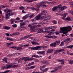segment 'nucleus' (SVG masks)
Segmentation results:
<instances>
[{
	"label": "nucleus",
	"mask_w": 73,
	"mask_h": 73,
	"mask_svg": "<svg viewBox=\"0 0 73 73\" xmlns=\"http://www.w3.org/2000/svg\"><path fill=\"white\" fill-rule=\"evenodd\" d=\"M31 36H32V34H31L29 35H27L22 38L19 40H25V39H26V38L31 37Z\"/></svg>",
	"instance_id": "nucleus-11"
},
{
	"label": "nucleus",
	"mask_w": 73,
	"mask_h": 73,
	"mask_svg": "<svg viewBox=\"0 0 73 73\" xmlns=\"http://www.w3.org/2000/svg\"><path fill=\"white\" fill-rule=\"evenodd\" d=\"M12 26L13 27V28H16V27H17V25L15 24L12 25Z\"/></svg>",
	"instance_id": "nucleus-36"
},
{
	"label": "nucleus",
	"mask_w": 73,
	"mask_h": 73,
	"mask_svg": "<svg viewBox=\"0 0 73 73\" xmlns=\"http://www.w3.org/2000/svg\"><path fill=\"white\" fill-rule=\"evenodd\" d=\"M29 44H26L23 45V46L24 48H26L27 46H29Z\"/></svg>",
	"instance_id": "nucleus-41"
},
{
	"label": "nucleus",
	"mask_w": 73,
	"mask_h": 73,
	"mask_svg": "<svg viewBox=\"0 0 73 73\" xmlns=\"http://www.w3.org/2000/svg\"><path fill=\"white\" fill-rule=\"evenodd\" d=\"M10 48L13 49H17V50H22V48L21 47H17L16 46H12L10 47Z\"/></svg>",
	"instance_id": "nucleus-8"
},
{
	"label": "nucleus",
	"mask_w": 73,
	"mask_h": 73,
	"mask_svg": "<svg viewBox=\"0 0 73 73\" xmlns=\"http://www.w3.org/2000/svg\"><path fill=\"white\" fill-rule=\"evenodd\" d=\"M35 67L36 66H31V69H33V68H35Z\"/></svg>",
	"instance_id": "nucleus-61"
},
{
	"label": "nucleus",
	"mask_w": 73,
	"mask_h": 73,
	"mask_svg": "<svg viewBox=\"0 0 73 73\" xmlns=\"http://www.w3.org/2000/svg\"><path fill=\"white\" fill-rule=\"evenodd\" d=\"M48 70V68H46L44 70H42V71L44 72H46V71H47Z\"/></svg>",
	"instance_id": "nucleus-49"
},
{
	"label": "nucleus",
	"mask_w": 73,
	"mask_h": 73,
	"mask_svg": "<svg viewBox=\"0 0 73 73\" xmlns=\"http://www.w3.org/2000/svg\"><path fill=\"white\" fill-rule=\"evenodd\" d=\"M4 11L5 12H6L7 14L5 15V20H8L9 19V17L8 16V15L10 16H12L15 15L14 13L12 12V10H9V9H4Z\"/></svg>",
	"instance_id": "nucleus-1"
},
{
	"label": "nucleus",
	"mask_w": 73,
	"mask_h": 73,
	"mask_svg": "<svg viewBox=\"0 0 73 73\" xmlns=\"http://www.w3.org/2000/svg\"><path fill=\"white\" fill-rule=\"evenodd\" d=\"M65 51V50L63 49H60L59 50H56V51H55L54 53V54H56L57 53H58V52H64Z\"/></svg>",
	"instance_id": "nucleus-10"
},
{
	"label": "nucleus",
	"mask_w": 73,
	"mask_h": 73,
	"mask_svg": "<svg viewBox=\"0 0 73 73\" xmlns=\"http://www.w3.org/2000/svg\"><path fill=\"white\" fill-rule=\"evenodd\" d=\"M37 53L39 54H41V51L38 52H37Z\"/></svg>",
	"instance_id": "nucleus-57"
},
{
	"label": "nucleus",
	"mask_w": 73,
	"mask_h": 73,
	"mask_svg": "<svg viewBox=\"0 0 73 73\" xmlns=\"http://www.w3.org/2000/svg\"><path fill=\"white\" fill-rule=\"evenodd\" d=\"M38 26L39 27H41V25H42V22H40L39 23H38Z\"/></svg>",
	"instance_id": "nucleus-30"
},
{
	"label": "nucleus",
	"mask_w": 73,
	"mask_h": 73,
	"mask_svg": "<svg viewBox=\"0 0 73 73\" xmlns=\"http://www.w3.org/2000/svg\"><path fill=\"white\" fill-rule=\"evenodd\" d=\"M68 15L67 13H65V14H62V16H63V17H66V15Z\"/></svg>",
	"instance_id": "nucleus-39"
},
{
	"label": "nucleus",
	"mask_w": 73,
	"mask_h": 73,
	"mask_svg": "<svg viewBox=\"0 0 73 73\" xmlns=\"http://www.w3.org/2000/svg\"><path fill=\"white\" fill-rule=\"evenodd\" d=\"M36 27H37V26H34L33 27L31 28V32H35V29L36 28Z\"/></svg>",
	"instance_id": "nucleus-12"
},
{
	"label": "nucleus",
	"mask_w": 73,
	"mask_h": 73,
	"mask_svg": "<svg viewBox=\"0 0 73 73\" xmlns=\"http://www.w3.org/2000/svg\"><path fill=\"white\" fill-rule=\"evenodd\" d=\"M52 23L53 24H57V21L55 20L53 21Z\"/></svg>",
	"instance_id": "nucleus-50"
},
{
	"label": "nucleus",
	"mask_w": 73,
	"mask_h": 73,
	"mask_svg": "<svg viewBox=\"0 0 73 73\" xmlns=\"http://www.w3.org/2000/svg\"><path fill=\"white\" fill-rule=\"evenodd\" d=\"M17 31H19V32H21L22 31V29L21 28V27H19L17 29Z\"/></svg>",
	"instance_id": "nucleus-31"
},
{
	"label": "nucleus",
	"mask_w": 73,
	"mask_h": 73,
	"mask_svg": "<svg viewBox=\"0 0 73 73\" xmlns=\"http://www.w3.org/2000/svg\"><path fill=\"white\" fill-rule=\"evenodd\" d=\"M55 43L56 45H60V41H55Z\"/></svg>",
	"instance_id": "nucleus-28"
},
{
	"label": "nucleus",
	"mask_w": 73,
	"mask_h": 73,
	"mask_svg": "<svg viewBox=\"0 0 73 73\" xmlns=\"http://www.w3.org/2000/svg\"><path fill=\"white\" fill-rule=\"evenodd\" d=\"M37 7L38 8H37L36 9V11H37V12H39V11H40V9H39V8H38V7Z\"/></svg>",
	"instance_id": "nucleus-54"
},
{
	"label": "nucleus",
	"mask_w": 73,
	"mask_h": 73,
	"mask_svg": "<svg viewBox=\"0 0 73 73\" xmlns=\"http://www.w3.org/2000/svg\"><path fill=\"white\" fill-rule=\"evenodd\" d=\"M30 18H31V17H34V15H32L29 16Z\"/></svg>",
	"instance_id": "nucleus-60"
},
{
	"label": "nucleus",
	"mask_w": 73,
	"mask_h": 73,
	"mask_svg": "<svg viewBox=\"0 0 73 73\" xmlns=\"http://www.w3.org/2000/svg\"><path fill=\"white\" fill-rule=\"evenodd\" d=\"M43 63L45 65H48V64H49V63H48V62H47L46 61H44Z\"/></svg>",
	"instance_id": "nucleus-33"
},
{
	"label": "nucleus",
	"mask_w": 73,
	"mask_h": 73,
	"mask_svg": "<svg viewBox=\"0 0 73 73\" xmlns=\"http://www.w3.org/2000/svg\"><path fill=\"white\" fill-rule=\"evenodd\" d=\"M62 67V66H57L56 67H55L54 68V69H55L56 70V71H57V70H58L59 69H60Z\"/></svg>",
	"instance_id": "nucleus-13"
},
{
	"label": "nucleus",
	"mask_w": 73,
	"mask_h": 73,
	"mask_svg": "<svg viewBox=\"0 0 73 73\" xmlns=\"http://www.w3.org/2000/svg\"><path fill=\"white\" fill-rule=\"evenodd\" d=\"M3 29H4L8 30L10 29V27H8L7 26H5L3 27Z\"/></svg>",
	"instance_id": "nucleus-23"
},
{
	"label": "nucleus",
	"mask_w": 73,
	"mask_h": 73,
	"mask_svg": "<svg viewBox=\"0 0 73 73\" xmlns=\"http://www.w3.org/2000/svg\"><path fill=\"white\" fill-rule=\"evenodd\" d=\"M42 5H43L42 3V2H41L40 3L38 4L37 5H36V7H38V8H40V7H42Z\"/></svg>",
	"instance_id": "nucleus-21"
},
{
	"label": "nucleus",
	"mask_w": 73,
	"mask_h": 73,
	"mask_svg": "<svg viewBox=\"0 0 73 73\" xmlns=\"http://www.w3.org/2000/svg\"><path fill=\"white\" fill-rule=\"evenodd\" d=\"M42 2L43 5H44L45 4H46V3H47L46 1L44 2Z\"/></svg>",
	"instance_id": "nucleus-59"
},
{
	"label": "nucleus",
	"mask_w": 73,
	"mask_h": 73,
	"mask_svg": "<svg viewBox=\"0 0 73 73\" xmlns=\"http://www.w3.org/2000/svg\"><path fill=\"white\" fill-rule=\"evenodd\" d=\"M12 38H8L7 37L6 39L7 40H9V41H11Z\"/></svg>",
	"instance_id": "nucleus-48"
},
{
	"label": "nucleus",
	"mask_w": 73,
	"mask_h": 73,
	"mask_svg": "<svg viewBox=\"0 0 73 73\" xmlns=\"http://www.w3.org/2000/svg\"><path fill=\"white\" fill-rule=\"evenodd\" d=\"M45 54V51H41V54L44 55Z\"/></svg>",
	"instance_id": "nucleus-32"
},
{
	"label": "nucleus",
	"mask_w": 73,
	"mask_h": 73,
	"mask_svg": "<svg viewBox=\"0 0 73 73\" xmlns=\"http://www.w3.org/2000/svg\"><path fill=\"white\" fill-rule=\"evenodd\" d=\"M62 60H64V59H61V60H57V61L58 62H62Z\"/></svg>",
	"instance_id": "nucleus-46"
},
{
	"label": "nucleus",
	"mask_w": 73,
	"mask_h": 73,
	"mask_svg": "<svg viewBox=\"0 0 73 73\" xmlns=\"http://www.w3.org/2000/svg\"><path fill=\"white\" fill-rule=\"evenodd\" d=\"M27 29V27H24L22 29V31H24L25 29Z\"/></svg>",
	"instance_id": "nucleus-55"
},
{
	"label": "nucleus",
	"mask_w": 73,
	"mask_h": 73,
	"mask_svg": "<svg viewBox=\"0 0 73 73\" xmlns=\"http://www.w3.org/2000/svg\"><path fill=\"white\" fill-rule=\"evenodd\" d=\"M20 60H24V61H27V60L29 61H30L29 58V57H23L21 58H20Z\"/></svg>",
	"instance_id": "nucleus-9"
},
{
	"label": "nucleus",
	"mask_w": 73,
	"mask_h": 73,
	"mask_svg": "<svg viewBox=\"0 0 73 73\" xmlns=\"http://www.w3.org/2000/svg\"><path fill=\"white\" fill-rule=\"evenodd\" d=\"M60 31H60L59 32V33H63V34H66V33H67V32H66L64 27H60Z\"/></svg>",
	"instance_id": "nucleus-7"
},
{
	"label": "nucleus",
	"mask_w": 73,
	"mask_h": 73,
	"mask_svg": "<svg viewBox=\"0 0 73 73\" xmlns=\"http://www.w3.org/2000/svg\"><path fill=\"white\" fill-rule=\"evenodd\" d=\"M62 65H63V64H64V60H62L60 63Z\"/></svg>",
	"instance_id": "nucleus-51"
},
{
	"label": "nucleus",
	"mask_w": 73,
	"mask_h": 73,
	"mask_svg": "<svg viewBox=\"0 0 73 73\" xmlns=\"http://www.w3.org/2000/svg\"><path fill=\"white\" fill-rule=\"evenodd\" d=\"M54 69V70H52L50 71L51 73H54L55 72H56V70L55 69Z\"/></svg>",
	"instance_id": "nucleus-42"
},
{
	"label": "nucleus",
	"mask_w": 73,
	"mask_h": 73,
	"mask_svg": "<svg viewBox=\"0 0 73 73\" xmlns=\"http://www.w3.org/2000/svg\"><path fill=\"white\" fill-rule=\"evenodd\" d=\"M50 28V27H44L43 28V29H45V30H48V29H49Z\"/></svg>",
	"instance_id": "nucleus-37"
},
{
	"label": "nucleus",
	"mask_w": 73,
	"mask_h": 73,
	"mask_svg": "<svg viewBox=\"0 0 73 73\" xmlns=\"http://www.w3.org/2000/svg\"><path fill=\"white\" fill-rule=\"evenodd\" d=\"M31 43L33 45H36V42H31Z\"/></svg>",
	"instance_id": "nucleus-56"
},
{
	"label": "nucleus",
	"mask_w": 73,
	"mask_h": 73,
	"mask_svg": "<svg viewBox=\"0 0 73 73\" xmlns=\"http://www.w3.org/2000/svg\"><path fill=\"white\" fill-rule=\"evenodd\" d=\"M57 8L59 9L61 11H62L64 9L66 8V7L64 6L63 7H62L61 4H60L59 5L53 7L52 9V11H56L57 10Z\"/></svg>",
	"instance_id": "nucleus-2"
},
{
	"label": "nucleus",
	"mask_w": 73,
	"mask_h": 73,
	"mask_svg": "<svg viewBox=\"0 0 73 73\" xmlns=\"http://www.w3.org/2000/svg\"><path fill=\"white\" fill-rule=\"evenodd\" d=\"M66 20H67L68 21H72V19H70V17H68L66 18Z\"/></svg>",
	"instance_id": "nucleus-29"
},
{
	"label": "nucleus",
	"mask_w": 73,
	"mask_h": 73,
	"mask_svg": "<svg viewBox=\"0 0 73 73\" xmlns=\"http://www.w3.org/2000/svg\"><path fill=\"white\" fill-rule=\"evenodd\" d=\"M38 56L37 55L35 54V57H36V58H38Z\"/></svg>",
	"instance_id": "nucleus-64"
},
{
	"label": "nucleus",
	"mask_w": 73,
	"mask_h": 73,
	"mask_svg": "<svg viewBox=\"0 0 73 73\" xmlns=\"http://www.w3.org/2000/svg\"><path fill=\"white\" fill-rule=\"evenodd\" d=\"M15 35H20L21 34L19 32H16L14 33Z\"/></svg>",
	"instance_id": "nucleus-44"
},
{
	"label": "nucleus",
	"mask_w": 73,
	"mask_h": 73,
	"mask_svg": "<svg viewBox=\"0 0 73 73\" xmlns=\"http://www.w3.org/2000/svg\"><path fill=\"white\" fill-rule=\"evenodd\" d=\"M9 72V70H7L6 71H4L3 72H0V73H7L8 72Z\"/></svg>",
	"instance_id": "nucleus-38"
},
{
	"label": "nucleus",
	"mask_w": 73,
	"mask_h": 73,
	"mask_svg": "<svg viewBox=\"0 0 73 73\" xmlns=\"http://www.w3.org/2000/svg\"><path fill=\"white\" fill-rule=\"evenodd\" d=\"M69 62V64L70 65H72L73 64V60H68Z\"/></svg>",
	"instance_id": "nucleus-20"
},
{
	"label": "nucleus",
	"mask_w": 73,
	"mask_h": 73,
	"mask_svg": "<svg viewBox=\"0 0 73 73\" xmlns=\"http://www.w3.org/2000/svg\"><path fill=\"white\" fill-rule=\"evenodd\" d=\"M70 4L72 8H73V1H70Z\"/></svg>",
	"instance_id": "nucleus-35"
},
{
	"label": "nucleus",
	"mask_w": 73,
	"mask_h": 73,
	"mask_svg": "<svg viewBox=\"0 0 73 73\" xmlns=\"http://www.w3.org/2000/svg\"><path fill=\"white\" fill-rule=\"evenodd\" d=\"M7 68L8 69L9 68H13V66L11 65L7 64L6 65Z\"/></svg>",
	"instance_id": "nucleus-19"
},
{
	"label": "nucleus",
	"mask_w": 73,
	"mask_h": 73,
	"mask_svg": "<svg viewBox=\"0 0 73 73\" xmlns=\"http://www.w3.org/2000/svg\"><path fill=\"white\" fill-rule=\"evenodd\" d=\"M13 68H17L19 67V65H14V66H12Z\"/></svg>",
	"instance_id": "nucleus-34"
},
{
	"label": "nucleus",
	"mask_w": 73,
	"mask_h": 73,
	"mask_svg": "<svg viewBox=\"0 0 73 73\" xmlns=\"http://www.w3.org/2000/svg\"><path fill=\"white\" fill-rule=\"evenodd\" d=\"M42 46H36V47H31V50H38L41 48H42Z\"/></svg>",
	"instance_id": "nucleus-6"
},
{
	"label": "nucleus",
	"mask_w": 73,
	"mask_h": 73,
	"mask_svg": "<svg viewBox=\"0 0 73 73\" xmlns=\"http://www.w3.org/2000/svg\"><path fill=\"white\" fill-rule=\"evenodd\" d=\"M65 31L67 33H68V31H70L72 30V27L70 26L68 27H63Z\"/></svg>",
	"instance_id": "nucleus-5"
},
{
	"label": "nucleus",
	"mask_w": 73,
	"mask_h": 73,
	"mask_svg": "<svg viewBox=\"0 0 73 73\" xmlns=\"http://www.w3.org/2000/svg\"><path fill=\"white\" fill-rule=\"evenodd\" d=\"M5 6L2 5L1 6V7H0V9H1V8H5Z\"/></svg>",
	"instance_id": "nucleus-53"
},
{
	"label": "nucleus",
	"mask_w": 73,
	"mask_h": 73,
	"mask_svg": "<svg viewBox=\"0 0 73 73\" xmlns=\"http://www.w3.org/2000/svg\"><path fill=\"white\" fill-rule=\"evenodd\" d=\"M43 30L42 29H39L38 30V33H40L42 32L43 33H45V32H46V31H44V28H43Z\"/></svg>",
	"instance_id": "nucleus-14"
},
{
	"label": "nucleus",
	"mask_w": 73,
	"mask_h": 73,
	"mask_svg": "<svg viewBox=\"0 0 73 73\" xmlns=\"http://www.w3.org/2000/svg\"><path fill=\"white\" fill-rule=\"evenodd\" d=\"M52 51H53V49H52L48 50L47 53H52Z\"/></svg>",
	"instance_id": "nucleus-26"
},
{
	"label": "nucleus",
	"mask_w": 73,
	"mask_h": 73,
	"mask_svg": "<svg viewBox=\"0 0 73 73\" xmlns=\"http://www.w3.org/2000/svg\"><path fill=\"white\" fill-rule=\"evenodd\" d=\"M51 32L49 31L46 32L47 33H49L48 35H51V34H52V33L54 32L55 31V30L54 29H52V30H51Z\"/></svg>",
	"instance_id": "nucleus-15"
},
{
	"label": "nucleus",
	"mask_w": 73,
	"mask_h": 73,
	"mask_svg": "<svg viewBox=\"0 0 73 73\" xmlns=\"http://www.w3.org/2000/svg\"><path fill=\"white\" fill-rule=\"evenodd\" d=\"M38 0H29V3H31V2H33V1H37Z\"/></svg>",
	"instance_id": "nucleus-43"
},
{
	"label": "nucleus",
	"mask_w": 73,
	"mask_h": 73,
	"mask_svg": "<svg viewBox=\"0 0 73 73\" xmlns=\"http://www.w3.org/2000/svg\"><path fill=\"white\" fill-rule=\"evenodd\" d=\"M27 21H23V23H20V25H21V26L22 25H26V23H27Z\"/></svg>",
	"instance_id": "nucleus-17"
},
{
	"label": "nucleus",
	"mask_w": 73,
	"mask_h": 73,
	"mask_svg": "<svg viewBox=\"0 0 73 73\" xmlns=\"http://www.w3.org/2000/svg\"><path fill=\"white\" fill-rule=\"evenodd\" d=\"M28 27H30V28H31L32 27V26L31 25L29 24L28 25Z\"/></svg>",
	"instance_id": "nucleus-62"
},
{
	"label": "nucleus",
	"mask_w": 73,
	"mask_h": 73,
	"mask_svg": "<svg viewBox=\"0 0 73 73\" xmlns=\"http://www.w3.org/2000/svg\"><path fill=\"white\" fill-rule=\"evenodd\" d=\"M56 43L55 42L53 43L52 44H50V46H52V47H56Z\"/></svg>",
	"instance_id": "nucleus-18"
},
{
	"label": "nucleus",
	"mask_w": 73,
	"mask_h": 73,
	"mask_svg": "<svg viewBox=\"0 0 73 73\" xmlns=\"http://www.w3.org/2000/svg\"><path fill=\"white\" fill-rule=\"evenodd\" d=\"M46 13H47V11L46 10H44L42 11L41 14H39L38 16H36L35 18V19L36 20H40L41 19L42 15H45L46 14Z\"/></svg>",
	"instance_id": "nucleus-3"
},
{
	"label": "nucleus",
	"mask_w": 73,
	"mask_h": 73,
	"mask_svg": "<svg viewBox=\"0 0 73 73\" xmlns=\"http://www.w3.org/2000/svg\"><path fill=\"white\" fill-rule=\"evenodd\" d=\"M6 44L7 45V47H10L11 46H10V45H11V44H9V43H6Z\"/></svg>",
	"instance_id": "nucleus-40"
},
{
	"label": "nucleus",
	"mask_w": 73,
	"mask_h": 73,
	"mask_svg": "<svg viewBox=\"0 0 73 73\" xmlns=\"http://www.w3.org/2000/svg\"><path fill=\"white\" fill-rule=\"evenodd\" d=\"M73 48V45H71L70 46H67L65 48Z\"/></svg>",
	"instance_id": "nucleus-25"
},
{
	"label": "nucleus",
	"mask_w": 73,
	"mask_h": 73,
	"mask_svg": "<svg viewBox=\"0 0 73 73\" xmlns=\"http://www.w3.org/2000/svg\"><path fill=\"white\" fill-rule=\"evenodd\" d=\"M2 70H4V69H7V67H5V66H3L2 67Z\"/></svg>",
	"instance_id": "nucleus-52"
},
{
	"label": "nucleus",
	"mask_w": 73,
	"mask_h": 73,
	"mask_svg": "<svg viewBox=\"0 0 73 73\" xmlns=\"http://www.w3.org/2000/svg\"><path fill=\"white\" fill-rule=\"evenodd\" d=\"M44 16H42L40 19L43 20V21H48L50 18V16L47 15H45Z\"/></svg>",
	"instance_id": "nucleus-4"
},
{
	"label": "nucleus",
	"mask_w": 73,
	"mask_h": 73,
	"mask_svg": "<svg viewBox=\"0 0 73 73\" xmlns=\"http://www.w3.org/2000/svg\"><path fill=\"white\" fill-rule=\"evenodd\" d=\"M27 21H23V23H20V25H21V26L22 25H26V23H27Z\"/></svg>",
	"instance_id": "nucleus-16"
},
{
	"label": "nucleus",
	"mask_w": 73,
	"mask_h": 73,
	"mask_svg": "<svg viewBox=\"0 0 73 73\" xmlns=\"http://www.w3.org/2000/svg\"><path fill=\"white\" fill-rule=\"evenodd\" d=\"M64 42H62L60 44V46H64Z\"/></svg>",
	"instance_id": "nucleus-45"
},
{
	"label": "nucleus",
	"mask_w": 73,
	"mask_h": 73,
	"mask_svg": "<svg viewBox=\"0 0 73 73\" xmlns=\"http://www.w3.org/2000/svg\"><path fill=\"white\" fill-rule=\"evenodd\" d=\"M28 16H29V15L27 14L25 15V16H24L23 17V20H25V19H27L28 17Z\"/></svg>",
	"instance_id": "nucleus-22"
},
{
	"label": "nucleus",
	"mask_w": 73,
	"mask_h": 73,
	"mask_svg": "<svg viewBox=\"0 0 73 73\" xmlns=\"http://www.w3.org/2000/svg\"><path fill=\"white\" fill-rule=\"evenodd\" d=\"M11 22V24H14V22H15V20L11 19L10 20Z\"/></svg>",
	"instance_id": "nucleus-27"
},
{
	"label": "nucleus",
	"mask_w": 73,
	"mask_h": 73,
	"mask_svg": "<svg viewBox=\"0 0 73 73\" xmlns=\"http://www.w3.org/2000/svg\"><path fill=\"white\" fill-rule=\"evenodd\" d=\"M47 37H48V38H56L57 37V36H55V35H53L51 36H47Z\"/></svg>",
	"instance_id": "nucleus-24"
},
{
	"label": "nucleus",
	"mask_w": 73,
	"mask_h": 73,
	"mask_svg": "<svg viewBox=\"0 0 73 73\" xmlns=\"http://www.w3.org/2000/svg\"><path fill=\"white\" fill-rule=\"evenodd\" d=\"M55 33L56 35H58L59 34V32H58L56 31L55 32Z\"/></svg>",
	"instance_id": "nucleus-63"
},
{
	"label": "nucleus",
	"mask_w": 73,
	"mask_h": 73,
	"mask_svg": "<svg viewBox=\"0 0 73 73\" xmlns=\"http://www.w3.org/2000/svg\"><path fill=\"white\" fill-rule=\"evenodd\" d=\"M70 40V38H68L66 39V41H69V40Z\"/></svg>",
	"instance_id": "nucleus-58"
},
{
	"label": "nucleus",
	"mask_w": 73,
	"mask_h": 73,
	"mask_svg": "<svg viewBox=\"0 0 73 73\" xmlns=\"http://www.w3.org/2000/svg\"><path fill=\"white\" fill-rule=\"evenodd\" d=\"M31 9L33 11H36V9L34 7H31Z\"/></svg>",
	"instance_id": "nucleus-47"
}]
</instances>
